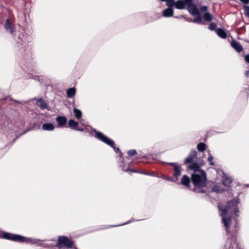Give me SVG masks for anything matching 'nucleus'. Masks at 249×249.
<instances>
[{"label": "nucleus", "instance_id": "ea45409f", "mask_svg": "<svg viewBox=\"0 0 249 249\" xmlns=\"http://www.w3.org/2000/svg\"><path fill=\"white\" fill-rule=\"evenodd\" d=\"M130 221H128V222H126V223H125L119 225V226L124 225H125V224H126L129 223H130ZM117 226H118V225H117Z\"/></svg>", "mask_w": 249, "mask_h": 249}, {"label": "nucleus", "instance_id": "79ce46f5", "mask_svg": "<svg viewBox=\"0 0 249 249\" xmlns=\"http://www.w3.org/2000/svg\"><path fill=\"white\" fill-rule=\"evenodd\" d=\"M75 249H77L75 248Z\"/></svg>", "mask_w": 249, "mask_h": 249}, {"label": "nucleus", "instance_id": "4be33fe9", "mask_svg": "<svg viewBox=\"0 0 249 249\" xmlns=\"http://www.w3.org/2000/svg\"><path fill=\"white\" fill-rule=\"evenodd\" d=\"M204 19L208 22H210L213 19L212 15L209 12H205L203 15Z\"/></svg>", "mask_w": 249, "mask_h": 249}, {"label": "nucleus", "instance_id": "423d86ee", "mask_svg": "<svg viewBox=\"0 0 249 249\" xmlns=\"http://www.w3.org/2000/svg\"><path fill=\"white\" fill-rule=\"evenodd\" d=\"M56 245L59 249H72V243L67 237L62 236L59 237Z\"/></svg>", "mask_w": 249, "mask_h": 249}, {"label": "nucleus", "instance_id": "5701e85b", "mask_svg": "<svg viewBox=\"0 0 249 249\" xmlns=\"http://www.w3.org/2000/svg\"><path fill=\"white\" fill-rule=\"evenodd\" d=\"M73 113H74V116L76 119H79L81 118V116H82V112L80 110H79L77 108H74L73 109Z\"/></svg>", "mask_w": 249, "mask_h": 249}, {"label": "nucleus", "instance_id": "9b49d317", "mask_svg": "<svg viewBox=\"0 0 249 249\" xmlns=\"http://www.w3.org/2000/svg\"><path fill=\"white\" fill-rule=\"evenodd\" d=\"M197 154L196 150H193L191 152L189 155L185 160V163L187 164L192 162L194 159L196 157Z\"/></svg>", "mask_w": 249, "mask_h": 249}, {"label": "nucleus", "instance_id": "393cba45", "mask_svg": "<svg viewBox=\"0 0 249 249\" xmlns=\"http://www.w3.org/2000/svg\"><path fill=\"white\" fill-rule=\"evenodd\" d=\"M189 168L190 169L194 170V172H195L196 171L200 170L198 169V168H199L198 165L196 163H192L191 165H189Z\"/></svg>", "mask_w": 249, "mask_h": 249}, {"label": "nucleus", "instance_id": "2eb2a0df", "mask_svg": "<svg viewBox=\"0 0 249 249\" xmlns=\"http://www.w3.org/2000/svg\"><path fill=\"white\" fill-rule=\"evenodd\" d=\"M5 28L7 31L10 32L11 34H13L14 33L13 30V26L12 25L11 22L10 21L9 19H7L5 24Z\"/></svg>", "mask_w": 249, "mask_h": 249}, {"label": "nucleus", "instance_id": "20e7f679", "mask_svg": "<svg viewBox=\"0 0 249 249\" xmlns=\"http://www.w3.org/2000/svg\"><path fill=\"white\" fill-rule=\"evenodd\" d=\"M174 6L178 9H184L187 8L188 12L189 10L196 5L193 3V0H178L174 1Z\"/></svg>", "mask_w": 249, "mask_h": 249}, {"label": "nucleus", "instance_id": "412c9836", "mask_svg": "<svg viewBox=\"0 0 249 249\" xmlns=\"http://www.w3.org/2000/svg\"><path fill=\"white\" fill-rule=\"evenodd\" d=\"M68 124L69 127L73 129H76L78 124L77 122H75L74 120L72 119L69 120V121H68Z\"/></svg>", "mask_w": 249, "mask_h": 249}, {"label": "nucleus", "instance_id": "58836bf2", "mask_svg": "<svg viewBox=\"0 0 249 249\" xmlns=\"http://www.w3.org/2000/svg\"><path fill=\"white\" fill-rule=\"evenodd\" d=\"M75 130H78V131H83V128H76Z\"/></svg>", "mask_w": 249, "mask_h": 249}, {"label": "nucleus", "instance_id": "f8f14e48", "mask_svg": "<svg viewBox=\"0 0 249 249\" xmlns=\"http://www.w3.org/2000/svg\"><path fill=\"white\" fill-rule=\"evenodd\" d=\"M36 104L42 109L47 108L48 107L47 104L41 98L36 100Z\"/></svg>", "mask_w": 249, "mask_h": 249}, {"label": "nucleus", "instance_id": "4c0bfd02", "mask_svg": "<svg viewBox=\"0 0 249 249\" xmlns=\"http://www.w3.org/2000/svg\"><path fill=\"white\" fill-rule=\"evenodd\" d=\"M245 75L247 77L249 76V71H246Z\"/></svg>", "mask_w": 249, "mask_h": 249}, {"label": "nucleus", "instance_id": "9d476101", "mask_svg": "<svg viewBox=\"0 0 249 249\" xmlns=\"http://www.w3.org/2000/svg\"><path fill=\"white\" fill-rule=\"evenodd\" d=\"M231 46L234 48L237 52H241L243 50L242 46L239 42L236 40H232L231 42Z\"/></svg>", "mask_w": 249, "mask_h": 249}, {"label": "nucleus", "instance_id": "c85d7f7f", "mask_svg": "<svg viewBox=\"0 0 249 249\" xmlns=\"http://www.w3.org/2000/svg\"><path fill=\"white\" fill-rule=\"evenodd\" d=\"M216 24L214 23H211L209 26V29L212 31L215 30L216 27Z\"/></svg>", "mask_w": 249, "mask_h": 249}, {"label": "nucleus", "instance_id": "f3484780", "mask_svg": "<svg viewBox=\"0 0 249 249\" xmlns=\"http://www.w3.org/2000/svg\"><path fill=\"white\" fill-rule=\"evenodd\" d=\"M190 181V178L187 176L184 175L182 176L181 178V184L182 185L188 187H189Z\"/></svg>", "mask_w": 249, "mask_h": 249}, {"label": "nucleus", "instance_id": "e433bc0d", "mask_svg": "<svg viewBox=\"0 0 249 249\" xmlns=\"http://www.w3.org/2000/svg\"><path fill=\"white\" fill-rule=\"evenodd\" d=\"M241 2L245 3L248 4L249 3V0H240Z\"/></svg>", "mask_w": 249, "mask_h": 249}, {"label": "nucleus", "instance_id": "f257e3e1", "mask_svg": "<svg viewBox=\"0 0 249 249\" xmlns=\"http://www.w3.org/2000/svg\"><path fill=\"white\" fill-rule=\"evenodd\" d=\"M239 203L237 199H234L231 201H230L226 206L224 209H221L218 206L219 210L220 211V214L222 217V222L224 224L227 233L230 232L231 227L232 225H234V231H237V223L236 219L234 218V220L233 222L232 217L233 216L237 217L238 216V209L237 207Z\"/></svg>", "mask_w": 249, "mask_h": 249}, {"label": "nucleus", "instance_id": "cd10ccee", "mask_svg": "<svg viewBox=\"0 0 249 249\" xmlns=\"http://www.w3.org/2000/svg\"><path fill=\"white\" fill-rule=\"evenodd\" d=\"M243 9L244 10L245 14L247 17L249 18V6L247 5H244Z\"/></svg>", "mask_w": 249, "mask_h": 249}, {"label": "nucleus", "instance_id": "6e6552de", "mask_svg": "<svg viewBox=\"0 0 249 249\" xmlns=\"http://www.w3.org/2000/svg\"><path fill=\"white\" fill-rule=\"evenodd\" d=\"M225 249H240L234 237L228 238L226 241Z\"/></svg>", "mask_w": 249, "mask_h": 249}, {"label": "nucleus", "instance_id": "4468645a", "mask_svg": "<svg viewBox=\"0 0 249 249\" xmlns=\"http://www.w3.org/2000/svg\"><path fill=\"white\" fill-rule=\"evenodd\" d=\"M174 170V173L173 175H174V176L175 179L177 181L178 179V177H179L181 175V167H180V166L175 167Z\"/></svg>", "mask_w": 249, "mask_h": 249}, {"label": "nucleus", "instance_id": "7ed1b4c3", "mask_svg": "<svg viewBox=\"0 0 249 249\" xmlns=\"http://www.w3.org/2000/svg\"><path fill=\"white\" fill-rule=\"evenodd\" d=\"M5 239L20 242L29 243L31 244H36L37 246L48 247V245L41 243L40 240L36 239L28 238L19 235L13 234L9 233H4L2 235Z\"/></svg>", "mask_w": 249, "mask_h": 249}, {"label": "nucleus", "instance_id": "a211bd4d", "mask_svg": "<svg viewBox=\"0 0 249 249\" xmlns=\"http://www.w3.org/2000/svg\"><path fill=\"white\" fill-rule=\"evenodd\" d=\"M216 32L219 37L222 38H226L227 37V34L222 29L218 28L216 30Z\"/></svg>", "mask_w": 249, "mask_h": 249}, {"label": "nucleus", "instance_id": "f704fd0d", "mask_svg": "<svg viewBox=\"0 0 249 249\" xmlns=\"http://www.w3.org/2000/svg\"><path fill=\"white\" fill-rule=\"evenodd\" d=\"M169 164H170V165H172V166H174V168H175V167H176V166H179V165H178L177 163H172H172H169Z\"/></svg>", "mask_w": 249, "mask_h": 249}, {"label": "nucleus", "instance_id": "473e14b6", "mask_svg": "<svg viewBox=\"0 0 249 249\" xmlns=\"http://www.w3.org/2000/svg\"><path fill=\"white\" fill-rule=\"evenodd\" d=\"M122 169L125 172L131 171L132 172H138V171L135 170H129L127 169H125L124 167H123Z\"/></svg>", "mask_w": 249, "mask_h": 249}, {"label": "nucleus", "instance_id": "72a5a7b5", "mask_svg": "<svg viewBox=\"0 0 249 249\" xmlns=\"http://www.w3.org/2000/svg\"><path fill=\"white\" fill-rule=\"evenodd\" d=\"M165 179L168 181H174V182L177 181V180L175 178H165Z\"/></svg>", "mask_w": 249, "mask_h": 249}, {"label": "nucleus", "instance_id": "c9c22d12", "mask_svg": "<svg viewBox=\"0 0 249 249\" xmlns=\"http://www.w3.org/2000/svg\"><path fill=\"white\" fill-rule=\"evenodd\" d=\"M245 60L248 63H249V54L245 56Z\"/></svg>", "mask_w": 249, "mask_h": 249}, {"label": "nucleus", "instance_id": "ddd939ff", "mask_svg": "<svg viewBox=\"0 0 249 249\" xmlns=\"http://www.w3.org/2000/svg\"><path fill=\"white\" fill-rule=\"evenodd\" d=\"M174 11L172 7H169L168 8L165 9L163 11V16L165 17H170L173 16Z\"/></svg>", "mask_w": 249, "mask_h": 249}, {"label": "nucleus", "instance_id": "b1692460", "mask_svg": "<svg viewBox=\"0 0 249 249\" xmlns=\"http://www.w3.org/2000/svg\"><path fill=\"white\" fill-rule=\"evenodd\" d=\"M224 189L221 188L219 185H214L212 189L213 192L216 193H221L224 191Z\"/></svg>", "mask_w": 249, "mask_h": 249}, {"label": "nucleus", "instance_id": "1a4fd4ad", "mask_svg": "<svg viewBox=\"0 0 249 249\" xmlns=\"http://www.w3.org/2000/svg\"><path fill=\"white\" fill-rule=\"evenodd\" d=\"M56 120L57 122L58 127H62L66 124L67 119L65 116H59L56 118Z\"/></svg>", "mask_w": 249, "mask_h": 249}, {"label": "nucleus", "instance_id": "f03ea898", "mask_svg": "<svg viewBox=\"0 0 249 249\" xmlns=\"http://www.w3.org/2000/svg\"><path fill=\"white\" fill-rule=\"evenodd\" d=\"M192 180L195 186V190L196 192L203 193L202 187L206 185V175L203 170L196 171L192 176Z\"/></svg>", "mask_w": 249, "mask_h": 249}, {"label": "nucleus", "instance_id": "dca6fc26", "mask_svg": "<svg viewBox=\"0 0 249 249\" xmlns=\"http://www.w3.org/2000/svg\"><path fill=\"white\" fill-rule=\"evenodd\" d=\"M42 127L44 130L46 131H53L54 129V126L52 123L44 124Z\"/></svg>", "mask_w": 249, "mask_h": 249}, {"label": "nucleus", "instance_id": "aec40b11", "mask_svg": "<svg viewBox=\"0 0 249 249\" xmlns=\"http://www.w3.org/2000/svg\"><path fill=\"white\" fill-rule=\"evenodd\" d=\"M75 92L76 90L75 88H70L67 91V96L68 98H72L75 95Z\"/></svg>", "mask_w": 249, "mask_h": 249}, {"label": "nucleus", "instance_id": "0eeeda50", "mask_svg": "<svg viewBox=\"0 0 249 249\" xmlns=\"http://www.w3.org/2000/svg\"><path fill=\"white\" fill-rule=\"evenodd\" d=\"M189 13L194 16H195V18L193 20H189L190 22H193L194 23H199V24H202L203 22L201 18V16L200 14V12L196 7V6L193 7L192 8L190 9L189 10Z\"/></svg>", "mask_w": 249, "mask_h": 249}, {"label": "nucleus", "instance_id": "39448f33", "mask_svg": "<svg viewBox=\"0 0 249 249\" xmlns=\"http://www.w3.org/2000/svg\"><path fill=\"white\" fill-rule=\"evenodd\" d=\"M93 131L95 133V137L97 139L112 147L116 152L120 151L119 148L114 146V143L112 140L104 135L101 132L96 131L95 129H94Z\"/></svg>", "mask_w": 249, "mask_h": 249}, {"label": "nucleus", "instance_id": "6ab92c4d", "mask_svg": "<svg viewBox=\"0 0 249 249\" xmlns=\"http://www.w3.org/2000/svg\"><path fill=\"white\" fill-rule=\"evenodd\" d=\"M231 182L232 180L231 178L226 177L225 175L224 176L223 178V184L224 186H230Z\"/></svg>", "mask_w": 249, "mask_h": 249}, {"label": "nucleus", "instance_id": "7c9ffc66", "mask_svg": "<svg viewBox=\"0 0 249 249\" xmlns=\"http://www.w3.org/2000/svg\"><path fill=\"white\" fill-rule=\"evenodd\" d=\"M213 157L212 155H210L208 158V160L210 162V164L212 165H213L214 164L213 162Z\"/></svg>", "mask_w": 249, "mask_h": 249}, {"label": "nucleus", "instance_id": "c756f323", "mask_svg": "<svg viewBox=\"0 0 249 249\" xmlns=\"http://www.w3.org/2000/svg\"><path fill=\"white\" fill-rule=\"evenodd\" d=\"M136 153H137V151L136 150H134V149L130 150L128 151V154L130 157L134 156Z\"/></svg>", "mask_w": 249, "mask_h": 249}, {"label": "nucleus", "instance_id": "2f4dec72", "mask_svg": "<svg viewBox=\"0 0 249 249\" xmlns=\"http://www.w3.org/2000/svg\"><path fill=\"white\" fill-rule=\"evenodd\" d=\"M208 10V7L207 6H202L200 7V10L202 11V12H207L206 11H207Z\"/></svg>", "mask_w": 249, "mask_h": 249}, {"label": "nucleus", "instance_id": "a19ab883", "mask_svg": "<svg viewBox=\"0 0 249 249\" xmlns=\"http://www.w3.org/2000/svg\"><path fill=\"white\" fill-rule=\"evenodd\" d=\"M142 174H146V173H144V172H142Z\"/></svg>", "mask_w": 249, "mask_h": 249}, {"label": "nucleus", "instance_id": "bb28decb", "mask_svg": "<svg viewBox=\"0 0 249 249\" xmlns=\"http://www.w3.org/2000/svg\"><path fill=\"white\" fill-rule=\"evenodd\" d=\"M162 1H166V5L168 7H172L174 6V0H160Z\"/></svg>", "mask_w": 249, "mask_h": 249}, {"label": "nucleus", "instance_id": "a878e982", "mask_svg": "<svg viewBox=\"0 0 249 249\" xmlns=\"http://www.w3.org/2000/svg\"><path fill=\"white\" fill-rule=\"evenodd\" d=\"M206 149V145L203 142H200L197 145V149L199 151H204Z\"/></svg>", "mask_w": 249, "mask_h": 249}]
</instances>
